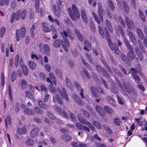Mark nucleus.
I'll return each mask as SVG.
<instances>
[{"label":"nucleus","mask_w":147,"mask_h":147,"mask_svg":"<svg viewBox=\"0 0 147 147\" xmlns=\"http://www.w3.org/2000/svg\"><path fill=\"white\" fill-rule=\"evenodd\" d=\"M129 52L127 53V57L124 54H122L121 57L122 60L126 63H129L136 57V55L134 53L133 49L129 50Z\"/></svg>","instance_id":"nucleus-1"},{"label":"nucleus","mask_w":147,"mask_h":147,"mask_svg":"<svg viewBox=\"0 0 147 147\" xmlns=\"http://www.w3.org/2000/svg\"><path fill=\"white\" fill-rule=\"evenodd\" d=\"M60 34L65 42H64L63 40H61V43L65 51L67 52L68 50L67 46L69 47L70 46V43L67 39L68 36L67 33L66 31L63 30V32H61Z\"/></svg>","instance_id":"nucleus-2"},{"label":"nucleus","mask_w":147,"mask_h":147,"mask_svg":"<svg viewBox=\"0 0 147 147\" xmlns=\"http://www.w3.org/2000/svg\"><path fill=\"white\" fill-rule=\"evenodd\" d=\"M71 7L73 12H72L71 9L70 7H69L68 9V11L71 19L73 20H75L76 18L75 16L77 18H79L80 17V13L74 4L72 5Z\"/></svg>","instance_id":"nucleus-3"},{"label":"nucleus","mask_w":147,"mask_h":147,"mask_svg":"<svg viewBox=\"0 0 147 147\" xmlns=\"http://www.w3.org/2000/svg\"><path fill=\"white\" fill-rule=\"evenodd\" d=\"M116 80L119 86L124 92H125L126 90L127 92L130 94L131 93V89L129 86L127 85L126 83L125 82L123 83V85L120 82L119 80L117 78L116 79Z\"/></svg>","instance_id":"nucleus-4"},{"label":"nucleus","mask_w":147,"mask_h":147,"mask_svg":"<svg viewBox=\"0 0 147 147\" xmlns=\"http://www.w3.org/2000/svg\"><path fill=\"white\" fill-rule=\"evenodd\" d=\"M96 68L100 73L105 76V77L107 78H109V74L106 70L101 67L100 65H98L96 66Z\"/></svg>","instance_id":"nucleus-5"},{"label":"nucleus","mask_w":147,"mask_h":147,"mask_svg":"<svg viewBox=\"0 0 147 147\" xmlns=\"http://www.w3.org/2000/svg\"><path fill=\"white\" fill-rule=\"evenodd\" d=\"M77 118L79 121L82 124L87 125L90 128L93 125L88 121H87L82 116L80 115H78L77 116Z\"/></svg>","instance_id":"nucleus-6"},{"label":"nucleus","mask_w":147,"mask_h":147,"mask_svg":"<svg viewBox=\"0 0 147 147\" xmlns=\"http://www.w3.org/2000/svg\"><path fill=\"white\" fill-rule=\"evenodd\" d=\"M108 42L109 45L112 50H114L116 54L118 55L119 51L116 44L115 43H113L111 40H109V42Z\"/></svg>","instance_id":"nucleus-7"},{"label":"nucleus","mask_w":147,"mask_h":147,"mask_svg":"<svg viewBox=\"0 0 147 147\" xmlns=\"http://www.w3.org/2000/svg\"><path fill=\"white\" fill-rule=\"evenodd\" d=\"M53 9V11L57 18H59L60 13H61V8L60 7H57L55 4H53L52 5Z\"/></svg>","instance_id":"nucleus-8"},{"label":"nucleus","mask_w":147,"mask_h":147,"mask_svg":"<svg viewBox=\"0 0 147 147\" xmlns=\"http://www.w3.org/2000/svg\"><path fill=\"white\" fill-rule=\"evenodd\" d=\"M125 21L126 24L128 28L130 29L135 28V24L132 20H129L128 18L126 16L125 17Z\"/></svg>","instance_id":"nucleus-9"},{"label":"nucleus","mask_w":147,"mask_h":147,"mask_svg":"<svg viewBox=\"0 0 147 147\" xmlns=\"http://www.w3.org/2000/svg\"><path fill=\"white\" fill-rule=\"evenodd\" d=\"M84 44L85 46L84 47V49L88 51H89L91 49V44L87 40H84Z\"/></svg>","instance_id":"nucleus-10"},{"label":"nucleus","mask_w":147,"mask_h":147,"mask_svg":"<svg viewBox=\"0 0 147 147\" xmlns=\"http://www.w3.org/2000/svg\"><path fill=\"white\" fill-rule=\"evenodd\" d=\"M62 98H65L66 100L68 102L69 101V98L64 88L62 89V91L61 90L60 93H59Z\"/></svg>","instance_id":"nucleus-11"},{"label":"nucleus","mask_w":147,"mask_h":147,"mask_svg":"<svg viewBox=\"0 0 147 147\" xmlns=\"http://www.w3.org/2000/svg\"><path fill=\"white\" fill-rule=\"evenodd\" d=\"M73 99L75 102L78 104L82 105L83 104L80 98L76 94H74L72 96Z\"/></svg>","instance_id":"nucleus-12"},{"label":"nucleus","mask_w":147,"mask_h":147,"mask_svg":"<svg viewBox=\"0 0 147 147\" xmlns=\"http://www.w3.org/2000/svg\"><path fill=\"white\" fill-rule=\"evenodd\" d=\"M39 131L38 128L36 127L33 129L30 132V136L31 138H34L36 136Z\"/></svg>","instance_id":"nucleus-13"},{"label":"nucleus","mask_w":147,"mask_h":147,"mask_svg":"<svg viewBox=\"0 0 147 147\" xmlns=\"http://www.w3.org/2000/svg\"><path fill=\"white\" fill-rule=\"evenodd\" d=\"M26 131L27 129L25 125L23 126L22 128H18L17 129V132L19 134H25Z\"/></svg>","instance_id":"nucleus-14"},{"label":"nucleus","mask_w":147,"mask_h":147,"mask_svg":"<svg viewBox=\"0 0 147 147\" xmlns=\"http://www.w3.org/2000/svg\"><path fill=\"white\" fill-rule=\"evenodd\" d=\"M42 26V30L45 32H50L51 30L48 27V25L47 23L45 22H42L41 24Z\"/></svg>","instance_id":"nucleus-15"},{"label":"nucleus","mask_w":147,"mask_h":147,"mask_svg":"<svg viewBox=\"0 0 147 147\" xmlns=\"http://www.w3.org/2000/svg\"><path fill=\"white\" fill-rule=\"evenodd\" d=\"M128 34L130 40L134 45H136L137 44V41L133 33L131 31H129Z\"/></svg>","instance_id":"nucleus-16"},{"label":"nucleus","mask_w":147,"mask_h":147,"mask_svg":"<svg viewBox=\"0 0 147 147\" xmlns=\"http://www.w3.org/2000/svg\"><path fill=\"white\" fill-rule=\"evenodd\" d=\"M106 99L107 100L112 106H116V101L111 96H107L106 98Z\"/></svg>","instance_id":"nucleus-17"},{"label":"nucleus","mask_w":147,"mask_h":147,"mask_svg":"<svg viewBox=\"0 0 147 147\" xmlns=\"http://www.w3.org/2000/svg\"><path fill=\"white\" fill-rule=\"evenodd\" d=\"M95 109L100 115L104 116L105 115V113L103 111V109L101 108L99 106H96L95 107Z\"/></svg>","instance_id":"nucleus-18"},{"label":"nucleus","mask_w":147,"mask_h":147,"mask_svg":"<svg viewBox=\"0 0 147 147\" xmlns=\"http://www.w3.org/2000/svg\"><path fill=\"white\" fill-rule=\"evenodd\" d=\"M11 119L9 115L7 116L6 118L5 119V126L6 128H7L8 125L10 126L11 124Z\"/></svg>","instance_id":"nucleus-19"},{"label":"nucleus","mask_w":147,"mask_h":147,"mask_svg":"<svg viewBox=\"0 0 147 147\" xmlns=\"http://www.w3.org/2000/svg\"><path fill=\"white\" fill-rule=\"evenodd\" d=\"M66 84L67 87L71 90H72L73 89V86L71 83L70 80L67 78L65 79Z\"/></svg>","instance_id":"nucleus-20"},{"label":"nucleus","mask_w":147,"mask_h":147,"mask_svg":"<svg viewBox=\"0 0 147 147\" xmlns=\"http://www.w3.org/2000/svg\"><path fill=\"white\" fill-rule=\"evenodd\" d=\"M107 4L110 10L112 11H114L115 9V7L114 3L111 0H108Z\"/></svg>","instance_id":"nucleus-21"},{"label":"nucleus","mask_w":147,"mask_h":147,"mask_svg":"<svg viewBox=\"0 0 147 147\" xmlns=\"http://www.w3.org/2000/svg\"><path fill=\"white\" fill-rule=\"evenodd\" d=\"M47 82H50L52 84L51 85H49L48 86V88L52 92L54 93L55 92V89L53 87V84L51 79L49 78H47Z\"/></svg>","instance_id":"nucleus-22"},{"label":"nucleus","mask_w":147,"mask_h":147,"mask_svg":"<svg viewBox=\"0 0 147 147\" xmlns=\"http://www.w3.org/2000/svg\"><path fill=\"white\" fill-rule=\"evenodd\" d=\"M21 67L23 74L25 76H27L28 74V70L26 66L23 65H22Z\"/></svg>","instance_id":"nucleus-23"},{"label":"nucleus","mask_w":147,"mask_h":147,"mask_svg":"<svg viewBox=\"0 0 147 147\" xmlns=\"http://www.w3.org/2000/svg\"><path fill=\"white\" fill-rule=\"evenodd\" d=\"M25 94L26 96L28 98L30 99L33 101H34L35 99L32 93L28 90H26L25 91Z\"/></svg>","instance_id":"nucleus-24"},{"label":"nucleus","mask_w":147,"mask_h":147,"mask_svg":"<svg viewBox=\"0 0 147 147\" xmlns=\"http://www.w3.org/2000/svg\"><path fill=\"white\" fill-rule=\"evenodd\" d=\"M74 32L78 39L80 41H83V38L80 32L76 29L74 30Z\"/></svg>","instance_id":"nucleus-25"},{"label":"nucleus","mask_w":147,"mask_h":147,"mask_svg":"<svg viewBox=\"0 0 147 147\" xmlns=\"http://www.w3.org/2000/svg\"><path fill=\"white\" fill-rule=\"evenodd\" d=\"M136 31L137 34L140 39L143 40L144 38V36L141 30L139 28H137Z\"/></svg>","instance_id":"nucleus-26"},{"label":"nucleus","mask_w":147,"mask_h":147,"mask_svg":"<svg viewBox=\"0 0 147 147\" xmlns=\"http://www.w3.org/2000/svg\"><path fill=\"white\" fill-rule=\"evenodd\" d=\"M90 90L91 91L92 95L96 98L98 97V95L97 94L96 92L97 89L93 86H91L90 87Z\"/></svg>","instance_id":"nucleus-27"},{"label":"nucleus","mask_w":147,"mask_h":147,"mask_svg":"<svg viewBox=\"0 0 147 147\" xmlns=\"http://www.w3.org/2000/svg\"><path fill=\"white\" fill-rule=\"evenodd\" d=\"M43 49L45 53L47 55H50L49 48V46L47 44H45L43 46Z\"/></svg>","instance_id":"nucleus-28"},{"label":"nucleus","mask_w":147,"mask_h":147,"mask_svg":"<svg viewBox=\"0 0 147 147\" xmlns=\"http://www.w3.org/2000/svg\"><path fill=\"white\" fill-rule=\"evenodd\" d=\"M98 15H104L105 13V11L103 9L102 5L100 4V3H98Z\"/></svg>","instance_id":"nucleus-29"},{"label":"nucleus","mask_w":147,"mask_h":147,"mask_svg":"<svg viewBox=\"0 0 147 147\" xmlns=\"http://www.w3.org/2000/svg\"><path fill=\"white\" fill-rule=\"evenodd\" d=\"M51 28L52 33L54 35V36H53V38L54 39H56L58 36L56 29L53 25L51 26Z\"/></svg>","instance_id":"nucleus-30"},{"label":"nucleus","mask_w":147,"mask_h":147,"mask_svg":"<svg viewBox=\"0 0 147 147\" xmlns=\"http://www.w3.org/2000/svg\"><path fill=\"white\" fill-rule=\"evenodd\" d=\"M81 15L83 20L86 23H88L87 18L85 11L82 10L81 11Z\"/></svg>","instance_id":"nucleus-31"},{"label":"nucleus","mask_w":147,"mask_h":147,"mask_svg":"<svg viewBox=\"0 0 147 147\" xmlns=\"http://www.w3.org/2000/svg\"><path fill=\"white\" fill-rule=\"evenodd\" d=\"M124 9L126 13H128L129 12V9L128 6H127V3L125 1L122 2Z\"/></svg>","instance_id":"nucleus-32"},{"label":"nucleus","mask_w":147,"mask_h":147,"mask_svg":"<svg viewBox=\"0 0 147 147\" xmlns=\"http://www.w3.org/2000/svg\"><path fill=\"white\" fill-rule=\"evenodd\" d=\"M106 25L110 31L112 32L113 31V29L111 26V24L109 20L107 19L106 21Z\"/></svg>","instance_id":"nucleus-33"},{"label":"nucleus","mask_w":147,"mask_h":147,"mask_svg":"<svg viewBox=\"0 0 147 147\" xmlns=\"http://www.w3.org/2000/svg\"><path fill=\"white\" fill-rule=\"evenodd\" d=\"M61 138L66 142H67L70 141L72 139V138L69 135L65 134L62 136Z\"/></svg>","instance_id":"nucleus-34"},{"label":"nucleus","mask_w":147,"mask_h":147,"mask_svg":"<svg viewBox=\"0 0 147 147\" xmlns=\"http://www.w3.org/2000/svg\"><path fill=\"white\" fill-rule=\"evenodd\" d=\"M35 5L36 8L35 10L36 12L39 13L40 11L39 10V9L40 8V2L39 0H36Z\"/></svg>","instance_id":"nucleus-35"},{"label":"nucleus","mask_w":147,"mask_h":147,"mask_svg":"<svg viewBox=\"0 0 147 147\" xmlns=\"http://www.w3.org/2000/svg\"><path fill=\"white\" fill-rule=\"evenodd\" d=\"M20 106L18 102H16L14 106V111L16 114H18L20 112Z\"/></svg>","instance_id":"nucleus-36"},{"label":"nucleus","mask_w":147,"mask_h":147,"mask_svg":"<svg viewBox=\"0 0 147 147\" xmlns=\"http://www.w3.org/2000/svg\"><path fill=\"white\" fill-rule=\"evenodd\" d=\"M53 47L56 48L59 47L61 46V42L59 39L55 40L53 43Z\"/></svg>","instance_id":"nucleus-37"},{"label":"nucleus","mask_w":147,"mask_h":147,"mask_svg":"<svg viewBox=\"0 0 147 147\" xmlns=\"http://www.w3.org/2000/svg\"><path fill=\"white\" fill-rule=\"evenodd\" d=\"M124 41L128 50L133 49L131 46L130 45L129 42L127 40L126 38H124Z\"/></svg>","instance_id":"nucleus-38"},{"label":"nucleus","mask_w":147,"mask_h":147,"mask_svg":"<svg viewBox=\"0 0 147 147\" xmlns=\"http://www.w3.org/2000/svg\"><path fill=\"white\" fill-rule=\"evenodd\" d=\"M38 105L40 107L44 109H47L48 107V106L46 104H44L43 102L40 100H39L38 101Z\"/></svg>","instance_id":"nucleus-39"},{"label":"nucleus","mask_w":147,"mask_h":147,"mask_svg":"<svg viewBox=\"0 0 147 147\" xmlns=\"http://www.w3.org/2000/svg\"><path fill=\"white\" fill-rule=\"evenodd\" d=\"M35 29V26L34 25H32L30 30V35L32 38H34V31Z\"/></svg>","instance_id":"nucleus-40"},{"label":"nucleus","mask_w":147,"mask_h":147,"mask_svg":"<svg viewBox=\"0 0 147 147\" xmlns=\"http://www.w3.org/2000/svg\"><path fill=\"white\" fill-rule=\"evenodd\" d=\"M30 68L32 69H34L36 67V64L33 61H29L28 62Z\"/></svg>","instance_id":"nucleus-41"},{"label":"nucleus","mask_w":147,"mask_h":147,"mask_svg":"<svg viewBox=\"0 0 147 147\" xmlns=\"http://www.w3.org/2000/svg\"><path fill=\"white\" fill-rule=\"evenodd\" d=\"M110 90L113 93L117 94L118 93V91L117 88L114 86H112L110 88Z\"/></svg>","instance_id":"nucleus-42"},{"label":"nucleus","mask_w":147,"mask_h":147,"mask_svg":"<svg viewBox=\"0 0 147 147\" xmlns=\"http://www.w3.org/2000/svg\"><path fill=\"white\" fill-rule=\"evenodd\" d=\"M57 102L60 105H63L62 100L60 96L58 94H56L55 96Z\"/></svg>","instance_id":"nucleus-43"},{"label":"nucleus","mask_w":147,"mask_h":147,"mask_svg":"<svg viewBox=\"0 0 147 147\" xmlns=\"http://www.w3.org/2000/svg\"><path fill=\"white\" fill-rule=\"evenodd\" d=\"M24 113L28 115H32L34 113L33 111L29 108L26 109L24 110Z\"/></svg>","instance_id":"nucleus-44"},{"label":"nucleus","mask_w":147,"mask_h":147,"mask_svg":"<svg viewBox=\"0 0 147 147\" xmlns=\"http://www.w3.org/2000/svg\"><path fill=\"white\" fill-rule=\"evenodd\" d=\"M21 36L22 38L25 37L26 32V29L24 27H22L20 29Z\"/></svg>","instance_id":"nucleus-45"},{"label":"nucleus","mask_w":147,"mask_h":147,"mask_svg":"<svg viewBox=\"0 0 147 147\" xmlns=\"http://www.w3.org/2000/svg\"><path fill=\"white\" fill-rule=\"evenodd\" d=\"M20 85L22 89H25L27 86V84L26 81L23 80H22L21 82Z\"/></svg>","instance_id":"nucleus-46"},{"label":"nucleus","mask_w":147,"mask_h":147,"mask_svg":"<svg viewBox=\"0 0 147 147\" xmlns=\"http://www.w3.org/2000/svg\"><path fill=\"white\" fill-rule=\"evenodd\" d=\"M16 72L15 71H13L11 74L10 77L11 81L13 82H14L16 80Z\"/></svg>","instance_id":"nucleus-47"},{"label":"nucleus","mask_w":147,"mask_h":147,"mask_svg":"<svg viewBox=\"0 0 147 147\" xmlns=\"http://www.w3.org/2000/svg\"><path fill=\"white\" fill-rule=\"evenodd\" d=\"M92 77L94 80L98 84H101V82L100 80H99L96 75L94 74L92 75Z\"/></svg>","instance_id":"nucleus-48"},{"label":"nucleus","mask_w":147,"mask_h":147,"mask_svg":"<svg viewBox=\"0 0 147 147\" xmlns=\"http://www.w3.org/2000/svg\"><path fill=\"white\" fill-rule=\"evenodd\" d=\"M42 56L40 54H38V55L35 54H32L31 55V58L33 59L35 58V59L38 60L40 59H41Z\"/></svg>","instance_id":"nucleus-49"},{"label":"nucleus","mask_w":147,"mask_h":147,"mask_svg":"<svg viewBox=\"0 0 147 147\" xmlns=\"http://www.w3.org/2000/svg\"><path fill=\"white\" fill-rule=\"evenodd\" d=\"M104 108L106 112L109 114H111L113 112V111L111 108L108 106H105Z\"/></svg>","instance_id":"nucleus-50"},{"label":"nucleus","mask_w":147,"mask_h":147,"mask_svg":"<svg viewBox=\"0 0 147 147\" xmlns=\"http://www.w3.org/2000/svg\"><path fill=\"white\" fill-rule=\"evenodd\" d=\"M81 110L84 112L83 115L84 117L87 118L90 117V115L87 111L83 109H81Z\"/></svg>","instance_id":"nucleus-51"},{"label":"nucleus","mask_w":147,"mask_h":147,"mask_svg":"<svg viewBox=\"0 0 147 147\" xmlns=\"http://www.w3.org/2000/svg\"><path fill=\"white\" fill-rule=\"evenodd\" d=\"M20 56L18 54L16 55L15 61L14 65L16 67L18 66Z\"/></svg>","instance_id":"nucleus-52"},{"label":"nucleus","mask_w":147,"mask_h":147,"mask_svg":"<svg viewBox=\"0 0 147 147\" xmlns=\"http://www.w3.org/2000/svg\"><path fill=\"white\" fill-rule=\"evenodd\" d=\"M26 143L28 146H32L34 144L33 140L31 139H28L26 141Z\"/></svg>","instance_id":"nucleus-53"},{"label":"nucleus","mask_w":147,"mask_h":147,"mask_svg":"<svg viewBox=\"0 0 147 147\" xmlns=\"http://www.w3.org/2000/svg\"><path fill=\"white\" fill-rule=\"evenodd\" d=\"M6 31V28L4 27L3 26L1 27L0 29V37L1 38H2L5 33Z\"/></svg>","instance_id":"nucleus-54"},{"label":"nucleus","mask_w":147,"mask_h":147,"mask_svg":"<svg viewBox=\"0 0 147 147\" xmlns=\"http://www.w3.org/2000/svg\"><path fill=\"white\" fill-rule=\"evenodd\" d=\"M47 114L48 116L50 119L53 120L55 119V116L50 111H47Z\"/></svg>","instance_id":"nucleus-55"},{"label":"nucleus","mask_w":147,"mask_h":147,"mask_svg":"<svg viewBox=\"0 0 147 147\" xmlns=\"http://www.w3.org/2000/svg\"><path fill=\"white\" fill-rule=\"evenodd\" d=\"M20 30L19 29H17L16 30V39L17 41H19L20 40Z\"/></svg>","instance_id":"nucleus-56"},{"label":"nucleus","mask_w":147,"mask_h":147,"mask_svg":"<svg viewBox=\"0 0 147 147\" xmlns=\"http://www.w3.org/2000/svg\"><path fill=\"white\" fill-rule=\"evenodd\" d=\"M93 124L96 128L99 129H101V126L98 122L96 121H93Z\"/></svg>","instance_id":"nucleus-57"},{"label":"nucleus","mask_w":147,"mask_h":147,"mask_svg":"<svg viewBox=\"0 0 147 147\" xmlns=\"http://www.w3.org/2000/svg\"><path fill=\"white\" fill-rule=\"evenodd\" d=\"M21 12V11L20 9L18 10L17 11L15 17V20H16L17 21L20 19V17Z\"/></svg>","instance_id":"nucleus-58"},{"label":"nucleus","mask_w":147,"mask_h":147,"mask_svg":"<svg viewBox=\"0 0 147 147\" xmlns=\"http://www.w3.org/2000/svg\"><path fill=\"white\" fill-rule=\"evenodd\" d=\"M34 111L39 114H42L43 113V111L38 107H36L34 109Z\"/></svg>","instance_id":"nucleus-59"},{"label":"nucleus","mask_w":147,"mask_h":147,"mask_svg":"<svg viewBox=\"0 0 147 147\" xmlns=\"http://www.w3.org/2000/svg\"><path fill=\"white\" fill-rule=\"evenodd\" d=\"M113 121L114 124L116 126H119L121 123L120 120L117 118H115L113 119Z\"/></svg>","instance_id":"nucleus-60"},{"label":"nucleus","mask_w":147,"mask_h":147,"mask_svg":"<svg viewBox=\"0 0 147 147\" xmlns=\"http://www.w3.org/2000/svg\"><path fill=\"white\" fill-rule=\"evenodd\" d=\"M93 16L96 21L97 22V24H100V21L99 19H98V17L97 15H96L94 12H92Z\"/></svg>","instance_id":"nucleus-61"},{"label":"nucleus","mask_w":147,"mask_h":147,"mask_svg":"<svg viewBox=\"0 0 147 147\" xmlns=\"http://www.w3.org/2000/svg\"><path fill=\"white\" fill-rule=\"evenodd\" d=\"M26 11L25 9H23L21 14V18L22 20H24L26 17Z\"/></svg>","instance_id":"nucleus-62"},{"label":"nucleus","mask_w":147,"mask_h":147,"mask_svg":"<svg viewBox=\"0 0 147 147\" xmlns=\"http://www.w3.org/2000/svg\"><path fill=\"white\" fill-rule=\"evenodd\" d=\"M133 76L134 78L135 81L137 82V84H139V83L138 82L140 81V79L139 76L136 74L134 75Z\"/></svg>","instance_id":"nucleus-63"},{"label":"nucleus","mask_w":147,"mask_h":147,"mask_svg":"<svg viewBox=\"0 0 147 147\" xmlns=\"http://www.w3.org/2000/svg\"><path fill=\"white\" fill-rule=\"evenodd\" d=\"M104 128L106 131L109 134H111L112 133L111 129L107 125H105L104 126Z\"/></svg>","instance_id":"nucleus-64"}]
</instances>
